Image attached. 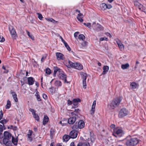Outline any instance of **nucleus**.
Masks as SVG:
<instances>
[{"mask_svg": "<svg viewBox=\"0 0 146 146\" xmlns=\"http://www.w3.org/2000/svg\"><path fill=\"white\" fill-rule=\"evenodd\" d=\"M125 145L127 146H134L137 145L140 140L136 137L127 136L125 139Z\"/></svg>", "mask_w": 146, "mask_h": 146, "instance_id": "obj_1", "label": "nucleus"}, {"mask_svg": "<svg viewBox=\"0 0 146 146\" xmlns=\"http://www.w3.org/2000/svg\"><path fill=\"white\" fill-rule=\"evenodd\" d=\"M72 109L73 110H69L68 112L70 115L73 116V117H70L68 119V122L70 124H73L76 120V117L75 116H76V114L75 112L78 113L80 111L78 108L74 109V108H72Z\"/></svg>", "mask_w": 146, "mask_h": 146, "instance_id": "obj_2", "label": "nucleus"}, {"mask_svg": "<svg viewBox=\"0 0 146 146\" xmlns=\"http://www.w3.org/2000/svg\"><path fill=\"white\" fill-rule=\"evenodd\" d=\"M122 98L117 97L114 99L108 105V107L110 109H113L117 107L120 103Z\"/></svg>", "mask_w": 146, "mask_h": 146, "instance_id": "obj_3", "label": "nucleus"}, {"mask_svg": "<svg viewBox=\"0 0 146 146\" xmlns=\"http://www.w3.org/2000/svg\"><path fill=\"white\" fill-rule=\"evenodd\" d=\"M4 137L3 140V142L4 144L7 146H11L12 143L9 140L11 137V134L7 131L4 132Z\"/></svg>", "mask_w": 146, "mask_h": 146, "instance_id": "obj_4", "label": "nucleus"}, {"mask_svg": "<svg viewBox=\"0 0 146 146\" xmlns=\"http://www.w3.org/2000/svg\"><path fill=\"white\" fill-rule=\"evenodd\" d=\"M113 131V135L116 137H121L124 134L122 129L119 127L115 128Z\"/></svg>", "mask_w": 146, "mask_h": 146, "instance_id": "obj_5", "label": "nucleus"}, {"mask_svg": "<svg viewBox=\"0 0 146 146\" xmlns=\"http://www.w3.org/2000/svg\"><path fill=\"white\" fill-rule=\"evenodd\" d=\"M92 27L93 29L97 31H99L103 30V28L101 25L98 23L96 24L95 22L93 23Z\"/></svg>", "mask_w": 146, "mask_h": 146, "instance_id": "obj_6", "label": "nucleus"}, {"mask_svg": "<svg viewBox=\"0 0 146 146\" xmlns=\"http://www.w3.org/2000/svg\"><path fill=\"white\" fill-rule=\"evenodd\" d=\"M128 113V111L126 109L123 108L119 111L118 116L119 117L121 118L127 115Z\"/></svg>", "mask_w": 146, "mask_h": 146, "instance_id": "obj_7", "label": "nucleus"}, {"mask_svg": "<svg viewBox=\"0 0 146 146\" xmlns=\"http://www.w3.org/2000/svg\"><path fill=\"white\" fill-rule=\"evenodd\" d=\"M85 126L84 123L82 120H80L78 123V125H74L72 128L73 129L75 130L78 128L82 129Z\"/></svg>", "mask_w": 146, "mask_h": 146, "instance_id": "obj_8", "label": "nucleus"}, {"mask_svg": "<svg viewBox=\"0 0 146 146\" xmlns=\"http://www.w3.org/2000/svg\"><path fill=\"white\" fill-rule=\"evenodd\" d=\"M80 74L82 78V79L83 87L84 88L86 89V80L87 78V75L86 74L83 72H81Z\"/></svg>", "mask_w": 146, "mask_h": 146, "instance_id": "obj_9", "label": "nucleus"}, {"mask_svg": "<svg viewBox=\"0 0 146 146\" xmlns=\"http://www.w3.org/2000/svg\"><path fill=\"white\" fill-rule=\"evenodd\" d=\"M134 5L135 6L137 7L138 9L141 11H143L145 13L146 12L145 8L143 7V6L140 4L137 1H135L134 2Z\"/></svg>", "mask_w": 146, "mask_h": 146, "instance_id": "obj_10", "label": "nucleus"}, {"mask_svg": "<svg viewBox=\"0 0 146 146\" xmlns=\"http://www.w3.org/2000/svg\"><path fill=\"white\" fill-rule=\"evenodd\" d=\"M71 131L70 134V138L74 139L76 138L77 135V133L76 131L75 130V129ZM76 129H75L76 130Z\"/></svg>", "mask_w": 146, "mask_h": 146, "instance_id": "obj_11", "label": "nucleus"}, {"mask_svg": "<svg viewBox=\"0 0 146 146\" xmlns=\"http://www.w3.org/2000/svg\"><path fill=\"white\" fill-rule=\"evenodd\" d=\"M59 77L60 79L64 80L65 82L68 83L66 79V75L62 72H60L59 74Z\"/></svg>", "mask_w": 146, "mask_h": 146, "instance_id": "obj_12", "label": "nucleus"}, {"mask_svg": "<svg viewBox=\"0 0 146 146\" xmlns=\"http://www.w3.org/2000/svg\"><path fill=\"white\" fill-rule=\"evenodd\" d=\"M78 70H81L83 69V67L82 65L79 63H74L73 68Z\"/></svg>", "mask_w": 146, "mask_h": 146, "instance_id": "obj_13", "label": "nucleus"}, {"mask_svg": "<svg viewBox=\"0 0 146 146\" xmlns=\"http://www.w3.org/2000/svg\"><path fill=\"white\" fill-rule=\"evenodd\" d=\"M56 56L57 59L58 60H63L64 59V55L61 53L57 52L56 53Z\"/></svg>", "mask_w": 146, "mask_h": 146, "instance_id": "obj_14", "label": "nucleus"}, {"mask_svg": "<svg viewBox=\"0 0 146 146\" xmlns=\"http://www.w3.org/2000/svg\"><path fill=\"white\" fill-rule=\"evenodd\" d=\"M96 104V100H94L93 102L92 109L91 110V114L92 115H93L95 111V106Z\"/></svg>", "mask_w": 146, "mask_h": 146, "instance_id": "obj_15", "label": "nucleus"}, {"mask_svg": "<svg viewBox=\"0 0 146 146\" xmlns=\"http://www.w3.org/2000/svg\"><path fill=\"white\" fill-rule=\"evenodd\" d=\"M10 31L12 37L14 39H16L17 36L15 30L13 29H12L11 30H10Z\"/></svg>", "mask_w": 146, "mask_h": 146, "instance_id": "obj_16", "label": "nucleus"}, {"mask_svg": "<svg viewBox=\"0 0 146 146\" xmlns=\"http://www.w3.org/2000/svg\"><path fill=\"white\" fill-rule=\"evenodd\" d=\"M116 42L120 49L121 50L124 49V46L122 44L121 41H120L119 40H117L116 41Z\"/></svg>", "mask_w": 146, "mask_h": 146, "instance_id": "obj_17", "label": "nucleus"}, {"mask_svg": "<svg viewBox=\"0 0 146 146\" xmlns=\"http://www.w3.org/2000/svg\"><path fill=\"white\" fill-rule=\"evenodd\" d=\"M103 71L102 73L103 75H104L109 70V67L107 66H105L103 67Z\"/></svg>", "mask_w": 146, "mask_h": 146, "instance_id": "obj_18", "label": "nucleus"}, {"mask_svg": "<svg viewBox=\"0 0 146 146\" xmlns=\"http://www.w3.org/2000/svg\"><path fill=\"white\" fill-rule=\"evenodd\" d=\"M33 133V131H32L29 130L28 132V133L27 134V135L28 138V141H31L32 140V138L31 137V136Z\"/></svg>", "mask_w": 146, "mask_h": 146, "instance_id": "obj_19", "label": "nucleus"}, {"mask_svg": "<svg viewBox=\"0 0 146 146\" xmlns=\"http://www.w3.org/2000/svg\"><path fill=\"white\" fill-rule=\"evenodd\" d=\"M83 17V15L81 13H78V14L77 16V19L78 21L80 22H82L83 21V20L82 19Z\"/></svg>", "mask_w": 146, "mask_h": 146, "instance_id": "obj_20", "label": "nucleus"}, {"mask_svg": "<svg viewBox=\"0 0 146 146\" xmlns=\"http://www.w3.org/2000/svg\"><path fill=\"white\" fill-rule=\"evenodd\" d=\"M77 146H90L88 142H81L79 143Z\"/></svg>", "mask_w": 146, "mask_h": 146, "instance_id": "obj_21", "label": "nucleus"}, {"mask_svg": "<svg viewBox=\"0 0 146 146\" xmlns=\"http://www.w3.org/2000/svg\"><path fill=\"white\" fill-rule=\"evenodd\" d=\"M34 79L32 77H30L28 78V84L29 85H33L34 84Z\"/></svg>", "mask_w": 146, "mask_h": 146, "instance_id": "obj_22", "label": "nucleus"}, {"mask_svg": "<svg viewBox=\"0 0 146 146\" xmlns=\"http://www.w3.org/2000/svg\"><path fill=\"white\" fill-rule=\"evenodd\" d=\"M138 85L135 82H132L131 84L130 87L131 89L134 90L137 88Z\"/></svg>", "mask_w": 146, "mask_h": 146, "instance_id": "obj_23", "label": "nucleus"}, {"mask_svg": "<svg viewBox=\"0 0 146 146\" xmlns=\"http://www.w3.org/2000/svg\"><path fill=\"white\" fill-rule=\"evenodd\" d=\"M80 100L79 99H74L73 100V105L76 106L79 102H80Z\"/></svg>", "mask_w": 146, "mask_h": 146, "instance_id": "obj_24", "label": "nucleus"}, {"mask_svg": "<svg viewBox=\"0 0 146 146\" xmlns=\"http://www.w3.org/2000/svg\"><path fill=\"white\" fill-rule=\"evenodd\" d=\"M54 73L53 75L54 76H55L57 72H60L61 69L58 68L57 67H55L54 68Z\"/></svg>", "mask_w": 146, "mask_h": 146, "instance_id": "obj_25", "label": "nucleus"}, {"mask_svg": "<svg viewBox=\"0 0 146 146\" xmlns=\"http://www.w3.org/2000/svg\"><path fill=\"white\" fill-rule=\"evenodd\" d=\"M12 143H13L14 145H17L18 141L17 138H15L13 137L12 136Z\"/></svg>", "mask_w": 146, "mask_h": 146, "instance_id": "obj_26", "label": "nucleus"}, {"mask_svg": "<svg viewBox=\"0 0 146 146\" xmlns=\"http://www.w3.org/2000/svg\"><path fill=\"white\" fill-rule=\"evenodd\" d=\"M48 118L47 116L45 115L44 117L43 121V125H45L48 121Z\"/></svg>", "mask_w": 146, "mask_h": 146, "instance_id": "obj_27", "label": "nucleus"}, {"mask_svg": "<svg viewBox=\"0 0 146 146\" xmlns=\"http://www.w3.org/2000/svg\"><path fill=\"white\" fill-rule=\"evenodd\" d=\"M75 63L72 62L70 61H68V62L67 63V66L68 68H73Z\"/></svg>", "mask_w": 146, "mask_h": 146, "instance_id": "obj_28", "label": "nucleus"}, {"mask_svg": "<svg viewBox=\"0 0 146 146\" xmlns=\"http://www.w3.org/2000/svg\"><path fill=\"white\" fill-rule=\"evenodd\" d=\"M70 138L69 135H65L63 137V140L64 141H67Z\"/></svg>", "mask_w": 146, "mask_h": 146, "instance_id": "obj_29", "label": "nucleus"}, {"mask_svg": "<svg viewBox=\"0 0 146 146\" xmlns=\"http://www.w3.org/2000/svg\"><path fill=\"white\" fill-rule=\"evenodd\" d=\"M11 94L12 95V96L15 101L16 102H17L18 101V99L17 97V95L14 92H12Z\"/></svg>", "mask_w": 146, "mask_h": 146, "instance_id": "obj_30", "label": "nucleus"}, {"mask_svg": "<svg viewBox=\"0 0 146 146\" xmlns=\"http://www.w3.org/2000/svg\"><path fill=\"white\" fill-rule=\"evenodd\" d=\"M67 120L66 119H64L62 121L60 122L59 123L62 126H65L67 124Z\"/></svg>", "mask_w": 146, "mask_h": 146, "instance_id": "obj_31", "label": "nucleus"}, {"mask_svg": "<svg viewBox=\"0 0 146 146\" xmlns=\"http://www.w3.org/2000/svg\"><path fill=\"white\" fill-rule=\"evenodd\" d=\"M100 7L103 10H104L106 9V4L103 3L101 4L100 5Z\"/></svg>", "mask_w": 146, "mask_h": 146, "instance_id": "obj_32", "label": "nucleus"}, {"mask_svg": "<svg viewBox=\"0 0 146 146\" xmlns=\"http://www.w3.org/2000/svg\"><path fill=\"white\" fill-rule=\"evenodd\" d=\"M11 106V103L10 101L8 100L7 102V104L5 106V108L6 109H9Z\"/></svg>", "mask_w": 146, "mask_h": 146, "instance_id": "obj_33", "label": "nucleus"}, {"mask_svg": "<svg viewBox=\"0 0 146 146\" xmlns=\"http://www.w3.org/2000/svg\"><path fill=\"white\" fill-rule=\"evenodd\" d=\"M62 83L60 81H56L54 82V85L55 86H60L62 85Z\"/></svg>", "mask_w": 146, "mask_h": 146, "instance_id": "obj_34", "label": "nucleus"}, {"mask_svg": "<svg viewBox=\"0 0 146 146\" xmlns=\"http://www.w3.org/2000/svg\"><path fill=\"white\" fill-rule=\"evenodd\" d=\"M78 39L80 40L84 41L85 38V36L83 35H80L78 36Z\"/></svg>", "mask_w": 146, "mask_h": 146, "instance_id": "obj_35", "label": "nucleus"}, {"mask_svg": "<svg viewBox=\"0 0 146 146\" xmlns=\"http://www.w3.org/2000/svg\"><path fill=\"white\" fill-rule=\"evenodd\" d=\"M129 66V65L127 63L125 64H123L121 65V68L123 69H126Z\"/></svg>", "mask_w": 146, "mask_h": 146, "instance_id": "obj_36", "label": "nucleus"}, {"mask_svg": "<svg viewBox=\"0 0 146 146\" xmlns=\"http://www.w3.org/2000/svg\"><path fill=\"white\" fill-rule=\"evenodd\" d=\"M38 92H36L35 94V96L36 97L37 100L38 101H41V99L40 96L38 94Z\"/></svg>", "mask_w": 146, "mask_h": 146, "instance_id": "obj_37", "label": "nucleus"}, {"mask_svg": "<svg viewBox=\"0 0 146 146\" xmlns=\"http://www.w3.org/2000/svg\"><path fill=\"white\" fill-rule=\"evenodd\" d=\"M33 115L34 118H35L37 121H39V118L38 114L35 113L34 114H33Z\"/></svg>", "mask_w": 146, "mask_h": 146, "instance_id": "obj_38", "label": "nucleus"}, {"mask_svg": "<svg viewBox=\"0 0 146 146\" xmlns=\"http://www.w3.org/2000/svg\"><path fill=\"white\" fill-rule=\"evenodd\" d=\"M45 72L48 75L50 74L51 73L50 70L49 68H46L45 70Z\"/></svg>", "mask_w": 146, "mask_h": 146, "instance_id": "obj_39", "label": "nucleus"}, {"mask_svg": "<svg viewBox=\"0 0 146 146\" xmlns=\"http://www.w3.org/2000/svg\"><path fill=\"white\" fill-rule=\"evenodd\" d=\"M27 33L28 36L32 40H34V36L28 31H27Z\"/></svg>", "mask_w": 146, "mask_h": 146, "instance_id": "obj_40", "label": "nucleus"}, {"mask_svg": "<svg viewBox=\"0 0 146 146\" xmlns=\"http://www.w3.org/2000/svg\"><path fill=\"white\" fill-rule=\"evenodd\" d=\"M46 20L48 21H49L53 23H55L57 22L54 20V19H53L52 18H50L49 19H46Z\"/></svg>", "mask_w": 146, "mask_h": 146, "instance_id": "obj_41", "label": "nucleus"}, {"mask_svg": "<svg viewBox=\"0 0 146 146\" xmlns=\"http://www.w3.org/2000/svg\"><path fill=\"white\" fill-rule=\"evenodd\" d=\"M2 69L4 70L3 71V72L4 73H7L8 72V70H7L6 68L4 66H3L2 67Z\"/></svg>", "mask_w": 146, "mask_h": 146, "instance_id": "obj_42", "label": "nucleus"}, {"mask_svg": "<svg viewBox=\"0 0 146 146\" xmlns=\"http://www.w3.org/2000/svg\"><path fill=\"white\" fill-rule=\"evenodd\" d=\"M54 88L53 87H51L49 88V92L52 94H53L54 92Z\"/></svg>", "mask_w": 146, "mask_h": 146, "instance_id": "obj_43", "label": "nucleus"}, {"mask_svg": "<svg viewBox=\"0 0 146 146\" xmlns=\"http://www.w3.org/2000/svg\"><path fill=\"white\" fill-rule=\"evenodd\" d=\"M90 140L91 141V142L93 143V142L94 141V140L95 139V137L94 135H93L91 136L90 137Z\"/></svg>", "mask_w": 146, "mask_h": 146, "instance_id": "obj_44", "label": "nucleus"}, {"mask_svg": "<svg viewBox=\"0 0 146 146\" xmlns=\"http://www.w3.org/2000/svg\"><path fill=\"white\" fill-rule=\"evenodd\" d=\"M84 24L86 26L88 27L89 28H90L91 26V24L90 23H84Z\"/></svg>", "mask_w": 146, "mask_h": 146, "instance_id": "obj_45", "label": "nucleus"}, {"mask_svg": "<svg viewBox=\"0 0 146 146\" xmlns=\"http://www.w3.org/2000/svg\"><path fill=\"white\" fill-rule=\"evenodd\" d=\"M29 111L32 113V114L33 115V114H34L35 113H35L36 112L35 110L34 109H32L31 108H30L29 109Z\"/></svg>", "mask_w": 146, "mask_h": 146, "instance_id": "obj_46", "label": "nucleus"}, {"mask_svg": "<svg viewBox=\"0 0 146 146\" xmlns=\"http://www.w3.org/2000/svg\"><path fill=\"white\" fill-rule=\"evenodd\" d=\"M37 14L38 15V18L39 19L41 20L42 18V15L38 13Z\"/></svg>", "mask_w": 146, "mask_h": 146, "instance_id": "obj_47", "label": "nucleus"}, {"mask_svg": "<svg viewBox=\"0 0 146 146\" xmlns=\"http://www.w3.org/2000/svg\"><path fill=\"white\" fill-rule=\"evenodd\" d=\"M100 40L101 41H102L104 40H108V39L106 37H102V38H100Z\"/></svg>", "mask_w": 146, "mask_h": 146, "instance_id": "obj_48", "label": "nucleus"}, {"mask_svg": "<svg viewBox=\"0 0 146 146\" xmlns=\"http://www.w3.org/2000/svg\"><path fill=\"white\" fill-rule=\"evenodd\" d=\"M112 6L111 5L109 4H106V9H110L111 8Z\"/></svg>", "mask_w": 146, "mask_h": 146, "instance_id": "obj_49", "label": "nucleus"}, {"mask_svg": "<svg viewBox=\"0 0 146 146\" xmlns=\"http://www.w3.org/2000/svg\"><path fill=\"white\" fill-rule=\"evenodd\" d=\"M83 42L82 43V45L83 46H85L87 45V42L84 41H83Z\"/></svg>", "mask_w": 146, "mask_h": 146, "instance_id": "obj_50", "label": "nucleus"}, {"mask_svg": "<svg viewBox=\"0 0 146 146\" xmlns=\"http://www.w3.org/2000/svg\"><path fill=\"white\" fill-rule=\"evenodd\" d=\"M0 122L1 123L3 124H3H5L6 123L7 121L5 119H4L1 120L0 121Z\"/></svg>", "mask_w": 146, "mask_h": 146, "instance_id": "obj_51", "label": "nucleus"}, {"mask_svg": "<svg viewBox=\"0 0 146 146\" xmlns=\"http://www.w3.org/2000/svg\"><path fill=\"white\" fill-rule=\"evenodd\" d=\"M3 130V126L0 124V133H2Z\"/></svg>", "mask_w": 146, "mask_h": 146, "instance_id": "obj_52", "label": "nucleus"}, {"mask_svg": "<svg viewBox=\"0 0 146 146\" xmlns=\"http://www.w3.org/2000/svg\"><path fill=\"white\" fill-rule=\"evenodd\" d=\"M43 98L44 99H46L47 98V95L45 94H43L42 95Z\"/></svg>", "mask_w": 146, "mask_h": 146, "instance_id": "obj_53", "label": "nucleus"}, {"mask_svg": "<svg viewBox=\"0 0 146 146\" xmlns=\"http://www.w3.org/2000/svg\"><path fill=\"white\" fill-rule=\"evenodd\" d=\"M78 33H79V32H75L74 33V37L75 38H76L77 37L78 35Z\"/></svg>", "mask_w": 146, "mask_h": 146, "instance_id": "obj_54", "label": "nucleus"}, {"mask_svg": "<svg viewBox=\"0 0 146 146\" xmlns=\"http://www.w3.org/2000/svg\"><path fill=\"white\" fill-rule=\"evenodd\" d=\"M46 56H43L41 60L42 62H43L44 61V60L46 58Z\"/></svg>", "mask_w": 146, "mask_h": 146, "instance_id": "obj_55", "label": "nucleus"}, {"mask_svg": "<svg viewBox=\"0 0 146 146\" xmlns=\"http://www.w3.org/2000/svg\"><path fill=\"white\" fill-rule=\"evenodd\" d=\"M54 132V130L53 129H51L50 131V134L51 135H53Z\"/></svg>", "mask_w": 146, "mask_h": 146, "instance_id": "obj_56", "label": "nucleus"}, {"mask_svg": "<svg viewBox=\"0 0 146 146\" xmlns=\"http://www.w3.org/2000/svg\"><path fill=\"white\" fill-rule=\"evenodd\" d=\"M73 103V101L72 102L70 100H68V104L69 105H71Z\"/></svg>", "mask_w": 146, "mask_h": 146, "instance_id": "obj_57", "label": "nucleus"}, {"mask_svg": "<svg viewBox=\"0 0 146 146\" xmlns=\"http://www.w3.org/2000/svg\"><path fill=\"white\" fill-rule=\"evenodd\" d=\"M3 113L2 112V111H1V114L0 115V120L1 119L2 117H3Z\"/></svg>", "mask_w": 146, "mask_h": 146, "instance_id": "obj_58", "label": "nucleus"}, {"mask_svg": "<svg viewBox=\"0 0 146 146\" xmlns=\"http://www.w3.org/2000/svg\"><path fill=\"white\" fill-rule=\"evenodd\" d=\"M5 38H4L2 37L1 38V40H0V42H4L5 41Z\"/></svg>", "mask_w": 146, "mask_h": 146, "instance_id": "obj_59", "label": "nucleus"}, {"mask_svg": "<svg viewBox=\"0 0 146 146\" xmlns=\"http://www.w3.org/2000/svg\"><path fill=\"white\" fill-rule=\"evenodd\" d=\"M70 146H75V145H74V143L73 142L71 143L70 144Z\"/></svg>", "mask_w": 146, "mask_h": 146, "instance_id": "obj_60", "label": "nucleus"}, {"mask_svg": "<svg viewBox=\"0 0 146 146\" xmlns=\"http://www.w3.org/2000/svg\"><path fill=\"white\" fill-rule=\"evenodd\" d=\"M106 35H107V36H109L110 37H111V34H110V33H106Z\"/></svg>", "mask_w": 146, "mask_h": 146, "instance_id": "obj_61", "label": "nucleus"}, {"mask_svg": "<svg viewBox=\"0 0 146 146\" xmlns=\"http://www.w3.org/2000/svg\"><path fill=\"white\" fill-rule=\"evenodd\" d=\"M60 38L61 39V40L62 41V42L64 43H65L66 42L63 40V39L61 37V36H60Z\"/></svg>", "mask_w": 146, "mask_h": 146, "instance_id": "obj_62", "label": "nucleus"}, {"mask_svg": "<svg viewBox=\"0 0 146 146\" xmlns=\"http://www.w3.org/2000/svg\"><path fill=\"white\" fill-rule=\"evenodd\" d=\"M67 49L68 50V51H70L71 50V49H70V47H69V46H67V47H66Z\"/></svg>", "mask_w": 146, "mask_h": 146, "instance_id": "obj_63", "label": "nucleus"}, {"mask_svg": "<svg viewBox=\"0 0 146 146\" xmlns=\"http://www.w3.org/2000/svg\"><path fill=\"white\" fill-rule=\"evenodd\" d=\"M64 45L66 47H67V46H68V44H67V43L66 42H65V43H64Z\"/></svg>", "mask_w": 146, "mask_h": 146, "instance_id": "obj_64", "label": "nucleus"}]
</instances>
